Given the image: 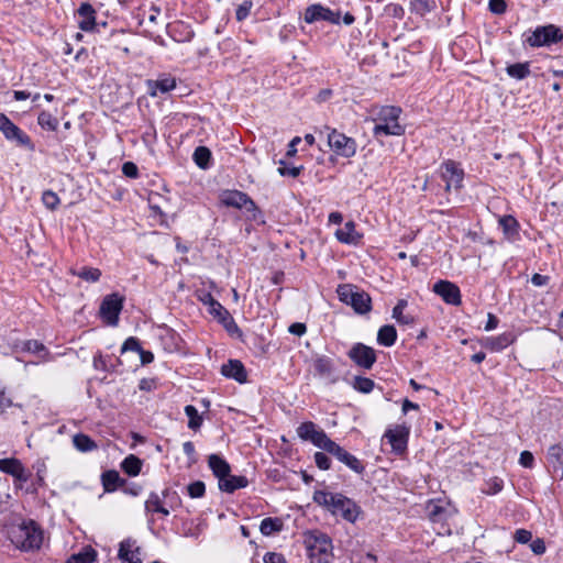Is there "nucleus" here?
<instances>
[{"label":"nucleus","mask_w":563,"mask_h":563,"mask_svg":"<svg viewBox=\"0 0 563 563\" xmlns=\"http://www.w3.org/2000/svg\"><path fill=\"white\" fill-rule=\"evenodd\" d=\"M312 500L333 516H340L347 522L354 523L362 514L361 507L341 493L316 490Z\"/></svg>","instance_id":"1"},{"label":"nucleus","mask_w":563,"mask_h":563,"mask_svg":"<svg viewBox=\"0 0 563 563\" xmlns=\"http://www.w3.org/2000/svg\"><path fill=\"white\" fill-rule=\"evenodd\" d=\"M10 540L23 552L37 551L43 543V530L34 520H23L11 528Z\"/></svg>","instance_id":"2"},{"label":"nucleus","mask_w":563,"mask_h":563,"mask_svg":"<svg viewBox=\"0 0 563 563\" xmlns=\"http://www.w3.org/2000/svg\"><path fill=\"white\" fill-rule=\"evenodd\" d=\"M401 109L394 106H386L379 109L374 118L373 135L379 142L383 136H400L405 133V126L399 123Z\"/></svg>","instance_id":"3"},{"label":"nucleus","mask_w":563,"mask_h":563,"mask_svg":"<svg viewBox=\"0 0 563 563\" xmlns=\"http://www.w3.org/2000/svg\"><path fill=\"white\" fill-rule=\"evenodd\" d=\"M303 542L312 563H331L333 545L328 534L318 530L309 531Z\"/></svg>","instance_id":"4"},{"label":"nucleus","mask_w":563,"mask_h":563,"mask_svg":"<svg viewBox=\"0 0 563 563\" xmlns=\"http://www.w3.org/2000/svg\"><path fill=\"white\" fill-rule=\"evenodd\" d=\"M320 136L327 139L330 150L338 156L350 158L356 154L357 143L354 139L346 136L336 129L324 125L319 130Z\"/></svg>","instance_id":"5"},{"label":"nucleus","mask_w":563,"mask_h":563,"mask_svg":"<svg viewBox=\"0 0 563 563\" xmlns=\"http://www.w3.org/2000/svg\"><path fill=\"white\" fill-rule=\"evenodd\" d=\"M336 294L340 301L351 306L358 314H364L372 310V299L369 295L358 289L356 286L350 284L339 285Z\"/></svg>","instance_id":"6"},{"label":"nucleus","mask_w":563,"mask_h":563,"mask_svg":"<svg viewBox=\"0 0 563 563\" xmlns=\"http://www.w3.org/2000/svg\"><path fill=\"white\" fill-rule=\"evenodd\" d=\"M525 36V43L530 47L551 46L563 41L562 30L554 24L537 26Z\"/></svg>","instance_id":"7"},{"label":"nucleus","mask_w":563,"mask_h":563,"mask_svg":"<svg viewBox=\"0 0 563 563\" xmlns=\"http://www.w3.org/2000/svg\"><path fill=\"white\" fill-rule=\"evenodd\" d=\"M297 434L303 441H310L313 445L328 453L335 444L322 429L318 428V426L311 421L302 422L297 428Z\"/></svg>","instance_id":"8"},{"label":"nucleus","mask_w":563,"mask_h":563,"mask_svg":"<svg viewBox=\"0 0 563 563\" xmlns=\"http://www.w3.org/2000/svg\"><path fill=\"white\" fill-rule=\"evenodd\" d=\"M297 434L303 441H310L313 445L328 453L335 444L322 429L318 428V426L311 421L302 422L297 428Z\"/></svg>","instance_id":"9"},{"label":"nucleus","mask_w":563,"mask_h":563,"mask_svg":"<svg viewBox=\"0 0 563 563\" xmlns=\"http://www.w3.org/2000/svg\"><path fill=\"white\" fill-rule=\"evenodd\" d=\"M297 434L303 441H310L313 445L328 453L335 444L322 429L318 428V426L311 421L302 422L297 428Z\"/></svg>","instance_id":"10"},{"label":"nucleus","mask_w":563,"mask_h":563,"mask_svg":"<svg viewBox=\"0 0 563 563\" xmlns=\"http://www.w3.org/2000/svg\"><path fill=\"white\" fill-rule=\"evenodd\" d=\"M314 376L329 385L336 384L340 379L334 361L325 355H318L312 362Z\"/></svg>","instance_id":"11"},{"label":"nucleus","mask_w":563,"mask_h":563,"mask_svg":"<svg viewBox=\"0 0 563 563\" xmlns=\"http://www.w3.org/2000/svg\"><path fill=\"white\" fill-rule=\"evenodd\" d=\"M409 433V427L397 424L393 428H388L383 438L390 444L395 454L402 455L407 451Z\"/></svg>","instance_id":"12"},{"label":"nucleus","mask_w":563,"mask_h":563,"mask_svg":"<svg viewBox=\"0 0 563 563\" xmlns=\"http://www.w3.org/2000/svg\"><path fill=\"white\" fill-rule=\"evenodd\" d=\"M441 178L445 181V191L450 192L452 188L460 189L463 186L464 172L460 165L448 159L440 166Z\"/></svg>","instance_id":"13"},{"label":"nucleus","mask_w":563,"mask_h":563,"mask_svg":"<svg viewBox=\"0 0 563 563\" xmlns=\"http://www.w3.org/2000/svg\"><path fill=\"white\" fill-rule=\"evenodd\" d=\"M123 308V298L119 294L107 295L100 305V314L109 325H117Z\"/></svg>","instance_id":"14"},{"label":"nucleus","mask_w":563,"mask_h":563,"mask_svg":"<svg viewBox=\"0 0 563 563\" xmlns=\"http://www.w3.org/2000/svg\"><path fill=\"white\" fill-rule=\"evenodd\" d=\"M0 471L11 475L14 479V485L18 487H22V485L31 481L32 477L31 472L24 467L20 460L14 457L1 459Z\"/></svg>","instance_id":"15"},{"label":"nucleus","mask_w":563,"mask_h":563,"mask_svg":"<svg viewBox=\"0 0 563 563\" xmlns=\"http://www.w3.org/2000/svg\"><path fill=\"white\" fill-rule=\"evenodd\" d=\"M303 20L308 24L317 21H328L332 24H340L341 14L339 11H332L320 3H313L306 8Z\"/></svg>","instance_id":"16"},{"label":"nucleus","mask_w":563,"mask_h":563,"mask_svg":"<svg viewBox=\"0 0 563 563\" xmlns=\"http://www.w3.org/2000/svg\"><path fill=\"white\" fill-rule=\"evenodd\" d=\"M347 356L360 367L371 369L376 362V352L373 347L363 343H355Z\"/></svg>","instance_id":"17"},{"label":"nucleus","mask_w":563,"mask_h":563,"mask_svg":"<svg viewBox=\"0 0 563 563\" xmlns=\"http://www.w3.org/2000/svg\"><path fill=\"white\" fill-rule=\"evenodd\" d=\"M220 201L225 207H233L236 209L245 208L247 211H255V202L243 191L240 190H224L220 194Z\"/></svg>","instance_id":"18"},{"label":"nucleus","mask_w":563,"mask_h":563,"mask_svg":"<svg viewBox=\"0 0 563 563\" xmlns=\"http://www.w3.org/2000/svg\"><path fill=\"white\" fill-rule=\"evenodd\" d=\"M433 291L449 305L460 306L462 302L460 288L449 280L437 282Z\"/></svg>","instance_id":"19"},{"label":"nucleus","mask_w":563,"mask_h":563,"mask_svg":"<svg viewBox=\"0 0 563 563\" xmlns=\"http://www.w3.org/2000/svg\"><path fill=\"white\" fill-rule=\"evenodd\" d=\"M177 86L176 78L163 74L157 79L146 80L147 93L151 97H158L174 90Z\"/></svg>","instance_id":"20"},{"label":"nucleus","mask_w":563,"mask_h":563,"mask_svg":"<svg viewBox=\"0 0 563 563\" xmlns=\"http://www.w3.org/2000/svg\"><path fill=\"white\" fill-rule=\"evenodd\" d=\"M2 134L8 141L15 142L19 146L34 151V144L32 143L31 137L12 121H10L3 129Z\"/></svg>","instance_id":"21"},{"label":"nucleus","mask_w":563,"mask_h":563,"mask_svg":"<svg viewBox=\"0 0 563 563\" xmlns=\"http://www.w3.org/2000/svg\"><path fill=\"white\" fill-rule=\"evenodd\" d=\"M329 453L357 474H362L365 470L364 464L355 455L349 453L336 443Z\"/></svg>","instance_id":"22"},{"label":"nucleus","mask_w":563,"mask_h":563,"mask_svg":"<svg viewBox=\"0 0 563 563\" xmlns=\"http://www.w3.org/2000/svg\"><path fill=\"white\" fill-rule=\"evenodd\" d=\"M221 374L230 379H234L240 384L247 382V372L243 363L239 360H229L221 366Z\"/></svg>","instance_id":"23"},{"label":"nucleus","mask_w":563,"mask_h":563,"mask_svg":"<svg viewBox=\"0 0 563 563\" xmlns=\"http://www.w3.org/2000/svg\"><path fill=\"white\" fill-rule=\"evenodd\" d=\"M118 556L126 563H142L140 547L130 538L121 541Z\"/></svg>","instance_id":"24"},{"label":"nucleus","mask_w":563,"mask_h":563,"mask_svg":"<svg viewBox=\"0 0 563 563\" xmlns=\"http://www.w3.org/2000/svg\"><path fill=\"white\" fill-rule=\"evenodd\" d=\"M516 341L514 332H504L496 336H488L482 341V345L492 352H501Z\"/></svg>","instance_id":"25"},{"label":"nucleus","mask_w":563,"mask_h":563,"mask_svg":"<svg viewBox=\"0 0 563 563\" xmlns=\"http://www.w3.org/2000/svg\"><path fill=\"white\" fill-rule=\"evenodd\" d=\"M335 238L341 243L357 245L361 242L363 234L356 231V225L353 221H347L343 228L335 231Z\"/></svg>","instance_id":"26"},{"label":"nucleus","mask_w":563,"mask_h":563,"mask_svg":"<svg viewBox=\"0 0 563 563\" xmlns=\"http://www.w3.org/2000/svg\"><path fill=\"white\" fill-rule=\"evenodd\" d=\"M77 13L80 18L78 22L79 29L85 32L93 31L96 27V10L88 2H84L78 8Z\"/></svg>","instance_id":"27"},{"label":"nucleus","mask_w":563,"mask_h":563,"mask_svg":"<svg viewBox=\"0 0 563 563\" xmlns=\"http://www.w3.org/2000/svg\"><path fill=\"white\" fill-rule=\"evenodd\" d=\"M208 465L213 475L218 478L219 483H221L225 476H229V473L231 472L230 464L218 454L209 455Z\"/></svg>","instance_id":"28"},{"label":"nucleus","mask_w":563,"mask_h":563,"mask_svg":"<svg viewBox=\"0 0 563 563\" xmlns=\"http://www.w3.org/2000/svg\"><path fill=\"white\" fill-rule=\"evenodd\" d=\"M249 485V479L242 475H232L231 472L229 476H225L221 483H219L220 490L224 493L232 494L236 489L244 488Z\"/></svg>","instance_id":"29"},{"label":"nucleus","mask_w":563,"mask_h":563,"mask_svg":"<svg viewBox=\"0 0 563 563\" xmlns=\"http://www.w3.org/2000/svg\"><path fill=\"white\" fill-rule=\"evenodd\" d=\"M428 517L432 522L446 521L451 517V511L439 501L431 500L428 506Z\"/></svg>","instance_id":"30"},{"label":"nucleus","mask_w":563,"mask_h":563,"mask_svg":"<svg viewBox=\"0 0 563 563\" xmlns=\"http://www.w3.org/2000/svg\"><path fill=\"white\" fill-rule=\"evenodd\" d=\"M499 225L503 229L505 236L514 241L519 235V223L512 216H504L499 219Z\"/></svg>","instance_id":"31"},{"label":"nucleus","mask_w":563,"mask_h":563,"mask_svg":"<svg viewBox=\"0 0 563 563\" xmlns=\"http://www.w3.org/2000/svg\"><path fill=\"white\" fill-rule=\"evenodd\" d=\"M409 9L416 15L426 16L437 9V0H410Z\"/></svg>","instance_id":"32"},{"label":"nucleus","mask_w":563,"mask_h":563,"mask_svg":"<svg viewBox=\"0 0 563 563\" xmlns=\"http://www.w3.org/2000/svg\"><path fill=\"white\" fill-rule=\"evenodd\" d=\"M397 340V331L394 325L386 324L377 332V342L383 346H391Z\"/></svg>","instance_id":"33"},{"label":"nucleus","mask_w":563,"mask_h":563,"mask_svg":"<svg viewBox=\"0 0 563 563\" xmlns=\"http://www.w3.org/2000/svg\"><path fill=\"white\" fill-rule=\"evenodd\" d=\"M21 349L22 351L36 355L41 361H45L49 354L45 345L37 340H27L22 342Z\"/></svg>","instance_id":"34"},{"label":"nucleus","mask_w":563,"mask_h":563,"mask_svg":"<svg viewBox=\"0 0 563 563\" xmlns=\"http://www.w3.org/2000/svg\"><path fill=\"white\" fill-rule=\"evenodd\" d=\"M283 521L279 518H264L260 525V531L263 536H272L283 530Z\"/></svg>","instance_id":"35"},{"label":"nucleus","mask_w":563,"mask_h":563,"mask_svg":"<svg viewBox=\"0 0 563 563\" xmlns=\"http://www.w3.org/2000/svg\"><path fill=\"white\" fill-rule=\"evenodd\" d=\"M121 468L129 476H136L141 472L142 461L137 456L130 454L122 461Z\"/></svg>","instance_id":"36"},{"label":"nucleus","mask_w":563,"mask_h":563,"mask_svg":"<svg viewBox=\"0 0 563 563\" xmlns=\"http://www.w3.org/2000/svg\"><path fill=\"white\" fill-rule=\"evenodd\" d=\"M506 73L511 78L522 80L530 75V64L528 62L511 64L507 66Z\"/></svg>","instance_id":"37"},{"label":"nucleus","mask_w":563,"mask_h":563,"mask_svg":"<svg viewBox=\"0 0 563 563\" xmlns=\"http://www.w3.org/2000/svg\"><path fill=\"white\" fill-rule=\"evenodd\" d=\"M408 302L405 299L398 300L397 305L393 309V318L399 323V324H412L413 323V317L410 314H405L404 310L407 307Z\"/></svg>","instance_id":"38"},{"label":"nucleus","mask_w":563,"mask_h":563,"mask_svg":"<svg viewBox=\"0 0 563 563\" xmlns=\"http://www.w3.org/2000/svg\"><path fill=\"white\" fill-rule=\"evenodd\" d=\"M208 312L221 324L223 322L233 323V317L219 301L212 303V306L208 309Z\"/></svg>","instance_id":"39"},{"label":"nucleus","mask_w":563,"mask_h":563,"mask_svg":"<svg viewBox=\"0 0 563 563\" xmlns=\"http://www.w3.org/2000/svg\"><path fill=\"white\" fill-rule=\"evenodd\" d=\"M211 151L206 146H198L192 155L194 162L200 168H208L211 161Z\"/></svg>","instance_id":"40"},{"label":"nucleus","mask_w":563,"mask_h":563,"mask_svg":"<svg viewBox=\"0 0 563 563\" xmlns=\"http://www.w3.org/2000/svg\"><path fill=\"white\" fill-rule=\"evenodd\" d=\"M96 556L97 552L92 548L88 547L81 552L70 555L66 563H93Z\"/></svg>","instance_id":"41"},{"label":"nucleus","mask_w":563,"mask_h":563,"mask_svg":"<svg viewBox=\"0 0 563 563\" xmlns=\"http://www.w3.org/2000/svg\"><path fill=\"white\" fill-rule=\"evenodd\" d=\"M73 443L75 448L80 452H89L97 448V444L93 442V440L84 433L74 435Z\"/></svg>","instance_id":"42"},{"label":"nucleus","mask_w":563,"mask_h":563,"mask_svg":"<svg viewBox=\"0 0 563 563\" xmlns=\"http://www.w3.org/2000/svg\"><path fill=\"white\" fill-rule=\"evenodd\" d=\"M102 485L106 492L110 493L117 489L121 483L120 475L117 471H107L101 476Z\"/></svg>","instance_id":"43"},{"label":"nucleus","mask_w":563,"mask_h":563,"mask_svg":"<svg viewBox=\"0 0 563 563\" xmlns=\"http://www.w3.org/2000/svg\"><path fill=\"white\" fill-rule=\"evenodd\" d=\"M38 125L46 131H56L58 128V120L48 111H42L37 117Z\"/></svg>","instance_id":"44"},{"label":"nucleus","mask_w":563,"mask_h":563,"mask_svg":"<svg viewBox=\"0 0 563 563\" xmlns=\"http://www.w3.org/2000/svg\"><path fill=\"white\" fill-rule=\"evenodd\" d=\"M185 413L188 417V428L198 430L202 424V417L199 415L197 408L192 405L185 407Z\"/></svg>","instance_id":"45"},{"label":"nucleus","mask_w":563,"mask_h":563,"mask_svg":"<svg viewBox=\"0 0 563 563\" xmlns=\"http://www.w3.org/2000/svg\"><path fill=\"white\" fill-rule=\"evenodd\" d=\"M71 273L90 283L98 282L101 276V271L95 267H81L79 271H73Z\"/></svg>","instance_id":"46"},{"label":"nucleus","mask_w":563,"mask_h":563,"mask_svg":"<svg viewBox=\"0 0 563 563\" xmlns=\"http://www.w3.org/2000/svg\"><path fill=\"white\" fill-rule=\"evenodd\" d=\"M33 470H35L36 472V475H35V479L32 481V487H33V490H36L37 487H42L45 485V475H46V464L44 461H36L34 464H33Z\"/></svg>","instance_id":"47"},{"label":"nucleus","mask_w":563,"mask_h":563,"mask_svg":"<svg viewBox=\"0 0 563 563\" xmlns=\"http://www.w3.org/2000/svg\"><path fill=\"white\" fill-rule=\"evenodd\" d=\"M352 386L358 393L369 394L374 389L375 383L368 377L355 376Z\"/></svg>","instance_id":"48"},{"label":"nucleus","mask_w":563,"mask_h":563,"mask_svg":"<svg viewBox=\"0 0 563 563\" xmlns=\"http://www.w3.org/2000/svg\"><path fill=\"white\" fill-rule=\"evenodd\" d=\"M279 167H278V174L280 176H288V177H292V178H296L300 175V173L302 172L303 169V166L300 165V166H289L285 163V161L280 159L279 161Z\"/></svg>","instance_id":"49"},{"label":"nucleus","mask_w":563,"mask_h":563,"mask_svg":"<svg viewBox=\"0 0 563 563\" xmlns=\"http://www.w3.org/2000/svg\"><path fill=\"white\" fill-rule=\"evenodd\" d=\"M504 487V481L499 477H493L486 482V487L483 489V493L487 495H496L501 492Z\"/></svg>","instance_id":"50"},{"label":"nucleus","mask_w":563,"mask_h":563,"mask_svg":"<svg viewBox=\"0 0 563 563\" xmlns=\"http://www.w3.org/2000/svg\"><path fill=\"white\" fill-rule=\"evenodd\" d=\"M44 206L49 210H55L59 205V197L52 190H46L42 195Z\"/></svg>","instance_id":"51"},{"label":"nucleus","mask_w":563,"mask_h":563,"mask_svg":"<svg viewBox=\"0 0 563 563\" xmlns=\"http://www.w3.org/2000/svg\"><path fill=\"white\" fill-rule=\"evenodd\" d=\"M188 495L191 498H201L206 493V485L202 481H196L187 486Z\"/></svg>","instance_id":"52"},{"label":"nucleus","mask_w":563,"mask_h":563,"mask_svg":"<svg viewBox=\"0 0 563 563\" xmlns=\"http://www.w3.org/2000/svg\"><path fill=\"white\" fill-rule=\"evenodd\" d=\"M162 499L157 493H151L145 501V510L148 512H156L162 507Z\"/></svg>","instance_id":"53"},{"label":"nucleus","mask_w":563,"mask_h":563,"mask_svg":"<svg viewBox=\"0 0 563 563\" xmlns=\"http://www.w3.org/2000/svg\"><path fill=\"white\" fill-rule=\"evenodd\" d=\"M253 8V2L250 0L243 1L236 9L235 16L238 21L245 20Z\"/></svg>","instance_id":"54"},{"label":"nucleus","mask_w":563,"mask_h":563,"mask_svg":"<svg viewBox=\"0 0 563 563\" xmlns=\"http://www.w3.org/2000/svg\"><path fill=\"white\" fill-rule=\"evenodd\" d=\"M141 350H142V346L140 344V341H139V339H136L134 336L128 338L121 347L122 353H124L126 351H134V352L140 353Z\"/></svg>","instance_id":"55"},{"label":"nucleus","mask_w":563,"mask_h":563,"mask_svg":"<svg viewBox=\"0 0 563 563\" xmlns=\"http://www.w3.org/2000/svg\"><path fill=\"white\" fill-rule=\"evenodd\" d=\"M314 462L316 465L322 471H327L331 467V460L323 452L314 453Z\"/></svg>","instance_id":"56"},{"label":"nucleus","mask_w":563,"mask_h":563,"mask_svg":"<svg viewBox=\"0 0 563 563\" xmlns=\"http://www.w3.org/2000/svg\"><path fill=\"white\" fill-rule=\"evenodd\" d=\"M488 9H489V11L492 13L503 14L507 10L506 0H489L488 1Z\"/></svg>","instance_id":"57"},{"label":"nucleus","mask_w":563,"mask_h":563,"mask_svg":"<svg viewBox=\"0 0 563 563\" xmlns=\"http://www.w3.org/2000/svg\"><path fill=\"white\" fill-rule=\"evenodd\" d=\"M122 173L129 178H136L139 176L137 166L133 162H125L122 165Z\"/></svg>","instance_id":"58"},{"label":"nucleus","mask_w":563,"mask_h":563,"mask_svg":"<svg viewBox=\"0 0 563 563\" xmlns=\"http://www.w3.org/2000/svg\"><path fill=\"white\" fill-rule=\"evenodd\" d=\"M264 563H286V559L283 554L277 552H267L263 556Z\"/></svg>","instance_id":"59"},{"label":"nucleus","mask_w":563,"mask_h":563,"mask_svg":"<svg viewBox=\"0 0 563 563\" xmlns=\"http://www.w3.org/2000/svg\"><path fill=\"white\" fill-rule=\"evenodd\" d=\"M531 539H532V533L526 529H518L515 532V540L518 543L526 544V543L530 542Z\"/></svg>","instance_id":"60"},{"label":"nucleus","mask_w":563,"mask_h":563,"mask_svg":"<svg viewBox=\"0 0 563 563\" xmlns=\"http://www.w3.org/2000/svg\"><path fill=\"white\" fill-rule=\"evenodd\" d=\"M11 405L12 400L5 394L4 388L0 386V415H2L8 408H10Z\"/></svg>","instance_id":"61"},{"label":"nucleus","mask_w":563,"mask_h":563,"mask_svg":"<svg viewBox=\"0 0 563 563\" xmlns=\"http://www.w3.org/2000/svg\"><path fill=\"white\" fill-rule=\"evenodd\" d=\"M288 331L294 334V335H298V336H301L303 335L306 332H307V327L305 323H301V322H295L292 324L289 325V329Z\"/></svg>","instance_id":"62"},{"label":"nucleus","mask_w":563,"mask_h":563,"mask_svg":"<svg viewBox=\"0 0 563 563\" xmlns=\"http://www.w3.org/2000/svg\"><path fill=\"white\" fill-rule=\"evenodd\" d=\"M519 462H520V464H521L523 467H532L533 462H534V457H533V455H532V453H531V452H529V451H523V452H521V454H520Z\"/></svg>","instance_id":"63"},{"label":"nucleus","mask_w":563,"mask_h":563,"mask_svg":"<svg viewBox=\"0 0 563 563\" xmlns=\"http://www.w3.org/2000/svg\"><path fill=\"white\" fill-rule=\"evenodd\" d=\"M530 549L534 554H543L545 552V543L542 539H536L531 542Z\"/></svg>","instance_id":"64"}]
</instances>
